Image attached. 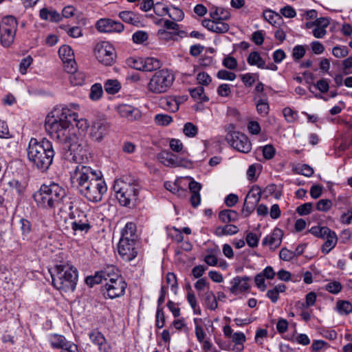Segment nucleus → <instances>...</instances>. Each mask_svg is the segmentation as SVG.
Segmentation results:
<instances>
[{
    "label": "nucleus",
    "instance_id": "1",
    "mask_svg": "<svg viewBox=\"0 0 352 352\" xmlns=\"http://www.w3.org/2000/svg\"><path fill=\"white\" fill-rule=\"evenodd\" d=\"M51 111L47 116L45 122V129L50 137L65 144L68 148L72 160L76 162L83 160L86 151L84 148L82 140L79 139L74 133H71L69 129L71 120H68V116L65 111Z\"/></svg>",
    "mask_w": 352,
    "mask_h": 352
},
{
    "label": "nucleus",
    "instance_id": "2",
    "mask_svg": "<svg viewBox=\"0 0 352 352\" xmlns=\"http://www.w3.org/2000/svg\"><path fill=\"white\" fill-rule=\"evenodd\" d=\"M72 186L89 201L96 203L102 200L107 186L101 171L84 165H78L71 173Z\"/></svg>",
    "mask_w": 352,
    "mask_h": 352
},
{
    "label": "nucleus",
    "instance_id": "3",
    "mask_svg": "<svg viewBox=\"0 0 352 352\" xmlns=\"http://www.w3.org/2000/svg\"><path fill=\"white\" fill-rule=\"evenodd\" d=\"M33 198L38 207L50 210L57 208L60 212L71 210L74 199L67 195L65 189L59 184L52 182L43 184Z\"/></svg>",
    "mask_w": 352,
    "mask_h": 352
},
{
    "label": "nucleus",
    "instance_id": "4",
    "mask_svg": "<svg viewBox=\"0 0 352 352\" xmlns=\"http://www.w3.org/2000/svg\"><path fill=\"white\" fill-rule=\"evenodd\" d=\"M54 151L52 144L46 138L38 141L31 138L28 148V157L30 162L38 170H47L53 162Z\"/></svg>",
    "mask_w": 352,
    "mask_h": 352
},
{
    "label": "nucleus",
    "instance_id": "5",
    "mask_svg": "<svg viewBox=\"0 0 352 352\" xmlns=\"http://www.w3.org/2000/svg\"><path fill=\"white\" fill-rule=\"evenodd\" d=\"M52 285L58 290L65 292H74L76 289L78 274L77 269L69 263L56 265L51 272Z\"/></svg>",
    "mask_w": 352,
    "mask_h": 352
},
{
    "label": "nucleus",
    "instance_id": "6",
    "mask_svg": "<svg viewBox=\"0 0 352 352\" xmlns=\"http://www.w3.org/2000/svg\"><path fill=\"white\" fill-rule=\"evenodd\" d=\"M113 190L120 204L129 206L132 201L137 199L140 186L135 180L126 177L115 180Z\"/></svg>",
    "mask_w": 352,
    "mask_h": 352
},
{
    "label": "nucleus",
    "instance_id": "7",
    "mask_svg": "<svg viewBox=\"0 0 352 352\" xmlns=\"http://www.w3.org/2000/svg\"><path fill=\"white\" fill-rule=\"evenodd\" d=\"M175 76L171 71L163 69L156 72L148 84V89L154 94H162L167 91L173 85Z\"/></svg>",
    "mask_w": 352,
    "mask_h": 352
},
{
    "label": "nucleus",
    "instance_id": "8",
    "mask_svg": "<svg viewBox=\"0 0 352 352\" xmlns=\"http://www.w3.org/2000/svg\"><path fill=\"white\" fill-rule=\"evenodd\" d=\"M77 201L74 200L71 210H64L63 212L67 214L69 218L73 220L71 223V227L74 234L82 232L87 233L91 228L90 223L86 212L81 210L77 206Z\"/></svg>",
    "mask_w": 352,
    "mask_h": 352
},
{
    "label": "nucleus",
    "instance_id": "9",
    "mask_svg": "<svg viewBox=\"0 0 352 352\" xmlns=\"http://www.w3.org/2000/svg\"><path fill=\"white\" fill-rule=\"evenodd\" d=\"M17 26L18 22L14 16L9 15L2 19L0 40L3 46L9 47L14 42Z\"/></svg>",
    "mask_w": 352,
    "mask_h": 352
},
{
    "label": "nucleus",
    "instance_id": "10",
    "mask_svg": "<svg viewBox=\"0 0 352 352\" xmlns=\"http://www.w3.org/2000/svg\"><path fill=\"white\" fill-rule=\"evenodd\" d=\"M126 287V283L124 279L116 276L110 277L104 285V294H107L109 298L113 299L124 295Z\"/></svg>",
    "mask_w": 352,
    "mask_h": 352
},
{
    "label": "nucleus",
    "instance_id": "11",
    "mask_svg": "<svg viewBox=\"0 0 352 352\" xmlns=\"http://www.w3.org/2000/svg\"><path fill=\"white\" fill-rule=\"evenodd\" d=\"M95 56L104 65H111L116 58L115 49L109 42H100L95 47Z\"/></svg>",
    "mask_w": 352,
    "mask_h": 352
},
{
    "label": "nucleus",
    "instance_id": "12",
    "mask_svg": "<svg viewBox=\"0 0 352 352\" xmlns=\"http://www.w3.org/2000/svg\"><path fill=\"white\" fill-rule=\"evenodd\" d=\"M227 142L234 149L243 153H249L252 144L248 138L243 133L234 132L226 136Z\"/></svg>",
    "mask_w": 352,
    "mask_h": 352
},
{
    "label": "nucleus",
    "instance_id": "13",
    "mask_svg": "<svg viewBox=\"0 0 352 352\" xmlns=\"http://www.w3.org/2000/svg\"><path fill=\"white\" fill-rule=\"evenodd\" d=\"M261 190L259 186L254 185L247 194L242 212L245 217L250 216L254 210L257 204L261 199Z\"/></svg>",
    "mask_w": 352,
    "mask_h": 352
},
{
    "label": "nucleus",
    "instance_id": "14",
    "mask_svg": "<svg viewBox=\"0 0 352 352\" xmlns=\"http://www.w3.org/2000/svg\"><path fill=\"white\" fill-rule=\"evenodd\" d=\"M118 251L122 260L127 262L131 261L138 255V243L120 240L118 244Z\"/></svg>",
    "mask_w": 352,
    "mask_h": 352
},
{
    "label": "nucleus",
    "instance_id": "15",
    "mask_svg": "<svg viewBox=\"0 0 352 352\" xmlns=\"http://www.w3.org/2000/svg\"><path fill=\"white\" fill-rule=\"evenodd\" d=\"M91 342L98 346L100 352H112L111 345L107 342L104 336L98 329H93L88 333Z\"/></svg>",
    "mask_w": 352,
    "mask_h": 352
},
{
    "label": "nucleus",
    "instance_id": "16",
    "mask_svg": "<svg viewBox=\"0 0 352 352\" xmlns=\"http://www.w3.org/2000/svg\"><path fill=\"white\" fill-rule=\"evenodd\" d=\"M109 124L104 120L94 122L91 127L90 137L96 142H101L108 133Z\"/></svg>",
    "mask_w": 352,
    "mask_h": 352
},
{
    "label": "nucleus",
    "instance_id": "17",
    "mask_svg": "<svg viewBox=\"0 0 352 352\" xmlns=\"http://www.w3.org/2000/svg\"><path fill=\"white\" fill-rule=\"evenodd\" d=\"M96 29L101 32H121L124 25L120 22L109 19H101L96 24Z\"/></svg>",
    "mask_w": 352,
    "mask_h": 352
},
{
    "label": "nucleus",
    "instance_id": "18",
    "mask_svg": "<svg viewBox=\"0 0 352 352\" xmlns=\"http://www.w3.org/2000/svg\"><path fill=\"white\" fill-rule=\"evenodd\" d=\"M250 278L248 276H236L232 278L230 281L231 287L230 288V291L231 293L234 294H238L239 293H242L246 292L249 289V280Z\"/></svg>",
    "mask_w": 352,
    "mask_h": 352
},
{
    "label": "nucleus",
    "instance_id": "19",
    "mask_svg": "<svg viewBox=\"0 0 352 352\" xmlns=\"http://www.w3.org/2000/svg\"><path fill=\"white\" fill-rule=\"evenodd\" d=\"M283 231L275 228L273 232L267 235L263 240V245H268L271 249H276L280 245L283 239Z\"/></svg>",
    "mask_w": 352,
    "mask_h": 352
},
{
    "label": "nucleus",
    "instance_id": "20",
    "mask_svg": "<svg viewBox=\"0 0 352 352\" xmlns=\"http://www.w3.org/2000/svg\"><path fill=\"white\" fill-rule=\"evenodd\" d=\"M138 237L135 224L133 222H129L123 228L120 240H124L126 241V242H135V243H138Z\"/></svg>",
    "mask_w": 352,
    "mask_h": 352
},
{
    "label": "nucleus",
    "instance_id": "21",
    "mask_svg": "<svg viewBox=\"0 0 352 352\" xmlns=\"http://www.w3.org/2000/svg\"><path fill=\"white\" fill-rule=\"evenodd\" d=\"M188 188L189 193H190V204L193 207L196 208L201 203V196L199 191L201 188V186L199 183L192 180L188 184Z\"/></svg>",
    "mask_w": 352,
    "mask_h": 352
},
{
    "label": "nucleus",
    "instance_id": "22",
    "mask_svg": "<svg viewBox=\"0 0 352 352\" xmlns=\"http://www.w3.org/2000/svg\"><path fill=\"white\" fill-rule=\"evenodd\" d=\"M47 340L53 349L60 351L64 346H66L69 342L63 335L58 333L50 334L47 337Z\"/></svg>",
    "mask_w": 352,
    "mask_h": 352
},
{
    "label": "nucleus",
    "instance_id": "23",
    "mask_svg": "<svg viewBox=\"0 0 352 352\" xmlns=\"http://www.w3.org/2000/svg\"><path fill=\"white\" fill-rule=\"evenodd\" d=\"M184 98L175 96H168L160 100V106L164 109L178 110Z\"/></svg>",
    "mask_w": 352,
    "mask_h": 352
},
{
    "label": "nucleus",
    "instance_id": "24",
    "mask_svg": "<svg viewBox=\"0 0 352 352\" xmlns=\"http://www.w3.org/2000/svg\"><path fill=\"white\" fill-rule=\"evenodd\" d=\"M157 159L166 166H177L179 164L177 160V156L166 151L159 153L157 155Z\"/></svg>",
    "mask_w": 352,
    "mask_h": 352
},
{
    "label": "nucleus",
    "instance_id": "25",
    "mask_svg": "<svg viewBox=\"0 0 352 352\" xmlns=\"http://www.w3.org/2000/svg\"><path fill=\"white\" fill-rule=\"evenodd\" d=\"M157 36H159L160 39L164 40L166 41H178L179 38L178 36L180 38H183L185 36H187V32L185 31H178V32H168L167 30L164 29H160L157 31Z\"/></svg>",
    "mask_w": 352,
    "mask_h": 352
},
{
    "label": "nucleus",
    "instance_id": "26",
    "mask_svg": "<svg viewBox=\"0 0 352 352\" xmlns=\"http://www.w3.org/2000/svg\"><path fill=\"white\" fill-rule=\"evenodd\" d=\"M329 21L327 18L321 17L316 19V25L313 29V34L317 38H323L327 34L326 28L329 26Z\"/></svg>",
    "mask_w": 352,
    "mask_h": 352
},
{
    "label": "nucleus",
    "instance_id": "27",
    "mask_svg": "<svg viewBox=\"0 0 352 352\" xmlns=\"http://www.w3.org/2000/svg\"><path fill=\"white\" fill-rule=\"evenodd\" d=\"M239 228L233 224H227L224 226H218L215 228L214 234L219 237L223 236L234 235L239 232Z\"/></svg>",
    "mask_w": 352,
    "mask_h": 352
},
{
    "label": "nucleus",
    "instance_id": "28",
    "mask_svg": "<svg viewBox=\"0 0 352 352\" xmlns=\"http://www.w3.org/2000/svg\"><path fill=\"white\" fill-rule=\"evenodd\" d=\"M324 239H326V241L323 243L321 250L322 253L328 254L336 245L338 237L336 232L334 231H331Z\"/></svg>",
    "mask_w": 352,
    "mask_h": 352
},
{
    "label": "nucleus",
    "instance_id": "29",
    "mask_svg": "<svg viewBox=\"0 0 352 352\" xmlns=\"http://www.w3.org/2000/svg\"><path fill=\"white\" fill-rule=\"evenodd\" d=\"M287 287L285 284H278L275 285L273 288L267 290L266 296L270 299L272 302L276 303L279 299V294L284 293L286 291Z\"/></svg>",
    "mask_w": 352,
    "mask_h": 352
},
{
    "label": "nucleus",
    "instance_id": "30",
    "mask_svg": "<svg viewBox=\"0 0 352 352\" xmlns=\"http://www.w3.org/2000/svg\"><path fill=\"white\" fill-rule=\"evenodd\" d=\"M67 116H68V120H71V124L74 122L76 127L82 130H85L88 127V123L87 120L83 118H79L78 114L76 112L65 111Z\"/></svg>",
    "mask_w": 352,
    "mask_h": 352
},
{
    "label": "nucleus",
    "instance_id": "31",
    "mask_svg": "<svg viewBox=\"0 0 352 352\" xmlns=\"http://www.w3.org/2000/svg\"><path fill=\"white\" fill-rule=\"evenodd\" d=\"M219 218L222 223L235 222L238 219V214L232 210H223L219 213Z\"/></svg>",
    "mask_w": 352,
    "mask_h": 352
},
{
    "label": "nucleus",
    "instance_id": "32",
    "mask_svg": "<svg viewBox=\"0 0 352 352\" xmlns=\"http://www.w3.org/2000/svg\"><path fill=\"white\" fill-rule=\"evenodd\" d=\"M40 16L42 19L50 20L52 22H58L61 19L60 14L53 10H48L47 8H43L40 10Z\"/></svg>",
    "mask_w": 352,
    "mask_h": 352
},
{
    "label": "nucleus",
    "instance_id": "33",
    "mask_svg": "<svg viewBox=\"0 0 352 352\" xmlns=\"http://www.w3.org/2000/svg\"><path fill=\"white\" fill-rule=\"evenodd\" d=\"M247 61L250 65H256L261 69L265 68V63L257 52H251L247 58Z\"/></svg>",
    "mask_w": 352,
    "mask_h": 352
},
{
    "label": "nucleus",
    "instance_id": "34",
    "mask_svg": "<svg viewBox=\"0 0 352 352\" xmlns=\"http://www.w3.org/2000/svg\"><path fill=\"white\" fill-rule=\"evenodd\" d=\"M144 71L151 72L160 69L162 64L161 61L155 58L148 57L144 59Z\"/></svg>",
    "mask_w": 352,
    "mask_h": 352
},
{
    "label": "nucleus",
    "instance_id": "35",
    "mask_svg": "<svg viewBox=\"0 0 352 352\" xmlns=\"http://www.w3.org/2000/svg\"><path fill=\"white\" fill-rule=\"evenodd\" d=\"M119 16L124 22L131 25H135L139 22L137 14L132 11L120 12Z\"/></svg>",
    "mask_w": 352,
    "mask_h": 352
},
{
    "label": "nucleus",
    "instance_id": "36",
    "mask_svg": "<svg viewBox=\"0 0 352 352\" xmlns=\"http://www.w3.org/2000/svg\"><path fill=\"white\" fill-rule=\"evenodd\" d=\"M58 54L63 62L71 60L72 58H74L73 50L67 45H64L59 48Z\"/></svg>",
    "mask_w": 352,
    "mask_h": 352
},
{
    "label": "nucleus",
    "instance_id": "37",
    "mask_svg": "<svg viewBox=\"0 0 352 352\" xmlns=\"http://www.w3.org/2000/svg\"><path fill=\"white\" fill-rule=\"evenodd\" d=\"M263 17L267 21L274 26L278 25L282 21L281 16L272 10L265 11L263 12Z\"/></svg>",
    "mask_w": 352,
    "mask_h": 352
},
{
    "label": "nucleus",
    "instance_id": "38",
    "mask_svg": "<svg viewBox=\"0 0 352 352\" xmlns=\"http://www.w3.org/2000/svg\"><path fill=\"white\" fill-rule=\"evenodd\" d=\"M121 88L120 82L118 80H108L104 83V90L109 94H115Z\"/></svg>",
    "mask_w": 352,
    "mask_h": 352
},
{
    "label": "nucleus",
    "instance_id": "39",
    "mask_svg": "<svg viewBox=\"0 0 352 352\" xmlns=\"http://www.w3.org/2000/svg\"><path fill=\"white\" fill-rule=\"evenodd\" d=\"M336 310L341 315H348L352 312V305L346 300H338L336 303Z\"/></svg>",
    "mask_w": 352,
    "mask_h": 352
},
{
    "label": "nucleus",
    "instance_id": "40",
    "mask_svg": "<svg viewBox=\"0 0 352 352\" xmlns=\"http://www.w3.org/2000/svg\"><path fill=\"white\" fill-rule=\"evenodd\" d=\"M332 230H331L328 227L323 226H314L311 227V229L309 230V232L312 234L314 236L324 239L326 236L329 234Z\"/></svg>",
    "mask_w": 352,
    "mask_h": 352
},
{
    "label": "nucleus",
    "instance_id": "41",
    "mask_svg": "<svg viewBox=\"0 0 352 352\" xmlns=\"http://www.w3.org/2000/svg\"><path fill=\"white\" fill-rule=\"evenodd\" d=\"M164 187L166 190H169L173 194L177 193L179 196H184L186 193H188L186 190L179 188L175 182H166L164 183Z\"/></svg>",
    "mask_w": 352,
    "mask_h": 352
},
{
    "label": "nucleus",
    "instance_id": "42",
    "mask_svg": "<svg viewBox=\"0 0 352 352\" xmlns=\"http://www.w3.org/2000/svg\"><path fill=\"white\" fill-rule=\"evenodd\" d=\"M229 30V25L223 21H214L211 32L218 34L226 33Z\"/></svg>",
    "mask_w": 352,
    "mask_h": 352
},
{
    "label": "nucleus",
    "instance_id": "43",
    "mask_svg": "<svg viewBox=\"0 0 352 352\" xmlns=\"http://www.w3.org/2000/svg\"><path fill=\"white\" fill-rule=\"evenodd\" d=\"M205 300L208 307L211 310H215L218 307V303L214 293L209 289L206 292Z\"/></svg>",
    "mask_w": 352,
    "mask_h": 352
},
{
    "label": "nucleus",
    "instance_id": "44",
    "mask_svg": "<svg viewBox=\"0 0 352 352\" xmlns=\"http://www.w3.org/2000/svg\"><path fill=\"white\" fill-rule=\"evenodd\" d=\"M85 78L82 72L75 71L70 74L69 81L73 85H81L85 81Z\"/></svg>",
    "mask_w": 352,
    "mask_h": 352
},
{
    "label": "nucleus",
    "instance_id": "45",
    "mask_svg": "<svg viewBox=\"0 0 352 352\" xmlns=\"http://www.w3.org/2000/svg\"><path fill=\"white\" fill-rule=\"evenodd\" d=\"M155 122L159 126H168L173 122V118L167 114L159 113L155 116Z\"/></svg>",
    "mask_w": 352,
    "mask_h": 352
},
{
    "label": "nucleus",
    "instance_id": "46",
    "mask_svg": "<svg viewBox=\"0 0 352 352\" xmlns=\"http://www.w3.org/2000/svg\"><path fill=\"white\" fill-rule=\"evenodd\" d=\"M165 324V316L163 307L157 306L155 316V327L162 329Z\"/></svg>",
    "mask_w": 352,
    "mask_h": 352
},
{
    "label": "nucleus",
    "instance_id": "47",
    "mask_svg": "<svg viewBox=\"0 0 352 352\" xmlns=\"http://www.w3.org/2000/svg\"><path fill=\"white\" fill-rule=\"evenodd\" d=\"M183 132L186 136L193 138L197 134L198 129L192 123L187 122L184 126Z\"/></svg>",
    "mask_w": 352,
    "mask_h": 352
},
{
    "label": "nucleus",
    "instance_id": "48",
    "mask_svg": "<svg viewBox=\"0 0 352 352\" xmlns=\"http://www.w3.org/2000/svg\"><path fill=\"white\" fill-rule=\"evenodd\" d=\"M342 286L338 281H332L325 285V289L331 294H338L341 292Z\"/></svg>",
    "mask_w": 352,
    "mask_h": 352
},
{
    "label": "nucleus",
    "instance_id": "49",
    "mask_svg": "<svg viewBox=\"0 0 352 352\" xmlns=\"http://www.w3.org/2000/svg\"><path fill=\"white\" fill-rule=\"evenodd\" d=\"M168 16L175 21H180L184 17V12L176 7H172L170 12L168 11Z\"/></svg>",
    "mask_w": 352,
    "mask_h": 352
},
{
    "label": "nucleus",
    "instance_id": "50",
    "mask_svg": "<svg viewBox=\"0 0 352 352\" xmlns=\"http://www.w3.org/2000/svg\"><path fill=\"white\" fill-rule=\"evenodd\" d=\"M102 94V85L99 83H96L91 86L89 97L91 100H96L99 99Z\"/></svg>",
    "mask_w": 352,
    "mask_h": 352
},
{
    "label": "nucleus",
    "instance_id": "51",
    "mask_svg": "<svg viewBox=\"0 0 352 352\" xmlns=\"http://www.w3.org/2000/svg\"><path fill=\"white\" fill-rule=\"evenodd\" d=\"M200 320L201 319L199 318L194 319V322L195 324V333L197 340L199 342H202L205 338L206 333L204 332L203 327L199 324Z\"/></svg>",
    "mask_w": 352,
    "mask_h": 352
},
{
    "label": "nucleus",
    "instance_id": "52",
    "mask_svg": "<svg viewBox=\"0 0 352 352\" xmlns=\"http://www.w3.org/2000/svg\"><path fill=\"white\" fill-rule=\"evenodd\" d=\"M332 207V201L328 199H322L318 201L316 204V208L319 211L327 212Z\"/></svg>",
    "mask_w": 352,
    "mask_h": 352
},
{
    "label": "nucleus",
    "instance_id": "53",
    "mask_svg": "<svg viewBox=\"0 0 352 352\" xmlns=\"http://www.w3.org/2000/svg\"><path fill=\"white\" fill-rule=\"evenodd\" d=\"M19 223L21 225V231L22 235L27 236L32 230V223L26 219H21Z\"/></svg>",
    "mask_w": 352,
    "mask_h": 352
},
{
    "label": "nucleus",
    "instance_id": "54",
    "mask_svg": "<svg viewBox=\"0 0 352 352\" xmlns=\"http://www.w3.org/2000/svg\"><path fill=\"white\" fill-rule=\"evenodd\" d=\"M217 91L218 95L221 97H229L232 93L230 85L226 83L220 85L217 87Z\"/></svg>",
    "mask_w": 352,
    "mask_h": 352
},
{
    "label": "nucleus",
    "instance_id": "55",
    "mask_svg": "<svg viewBox=\"0 0 352 352\" xmlns=\"http://www.w3.org/2000/svg\"><path fill=\"white\" fill-rule=\"evenodd\" d=\"M312 207L311 203H305L297 207L296 212L300 216L307 215L311 212Z\"/></svg>",
    "mask_w": 352,
    "mask_h": 352
},
{
    "label": "nucleus",
    "instance_id": "56",
    "mask_svg": "<svg viewBox=\"0 0 352 352\" xmlns=\"http://www.w3.org/2000/svg\"><path fill=\"white\" fill-rule=\"evenodd\" d=\"M9 186L14 190L18 195L23 193L25 186L18 180L12 179L8 182Z\"/></svg>",
    "mask_w": 352,
    "mask_h": 352
},
{
    "label": "nucleus",
    "instance_id": "57",
    "mask_svg": "<svg viewBox=\"0 0 352 352\" xmlns=\"http://www.w3.org/2000/svg\"><path fill=\"white\" fill-rule=\"evenodd\" d=\"M217 76L219 79L228 80H234L236 77L234 73L225 69L219 70L217 74Z\"/></svg>",
    "mask_w": 352,
    "mask_h": 352
},
{
    "label": "nucleus",
    "instance_id": "58",
    "mask_svg": "<svg viewBox=\"0 0 352 352\" xmlns=\"http://www.w3.org/2000/svg\"><path fill=\"white\" fill-rule=\"evenodd\" d=\"M332 53L336 58H344L349 54V51L345 46H336L333 48Z\"/></svg>",
    "mask_w": 352,
    "mask_h": 352
},
{
    "label": "nucleus",
    "instance_id": "59",
    "mask_svg": "<svg viewBox=\"0 0 352 352\" xmlns=\"http://www.w3.org/2000/svg\"><path fill=\"white\" fill-rule=\"evenodd\" d=\"M120 116L126 118L128 121L138 120L141 117L140 111H120Z\"/></svg>",
    "mask_w": 352,
    "mask_h": 352
},
{
    "label": "nucleus",
    "instance_id": "60",
    "mask_svg": "<svg viewBox=\"0 0 352 352\" xmlns=\"http://www.w3.org/2000/svg\"><path fill=\"white\" fill-rule=\"evenodd\" d=\"M262 152L265 159L271 160L274 157L276 151L272 145L268 144L262 148Z\"/></svg>",
    "mask_w": 352,
    "mask_h": 352
},
{
    "label": "nucleus",
    "instance_id": "61",
    "mask_svg": "<svg viewBox=\"0 0 352 352\" xmlns=\"http://www.w3.org/2000/svg\"><path fill=\"white\" fill-rule=\"evenodd\" d=\"M223 65L229 69H234L237 67V61L233 56H227L223 60Z\"/></svg>",
    "mask_w": 352,
    "mask_h": 352
},
{
    "label": "nucleus",
    "instance_id": "62",
    "mask_svg": "<svg viewBox=\"0 0 352 352\" xmlns=\"http://www.w3.org/2000/svg\"><path fill=\"white\" fill-rule=\"evenodd\" d=\"M279 257L284 261H290L294 258V254L293 251L284 248L280 251Z\"/></svg>",
    "mask_w": 352,
    "mask_h": 352
},
{
    "label": "nucleus",
    "instance_id": "63",
    "mask_svg": "<svg viewBox=\"0 0 352 352\" xmlns=\"http://www.w3.org/2000/svg\"><path fill=\"white\" fill-rule=\"evenodd\" d=\"M248 130L252 135H258L261 132V126L258 122L250 120L248 124Z\"/></svg>",
    "mask_w": 352,
    "mask_h": 352
},
{
    "label": "nucleus",
    "instance_id": "64",
    "mask_svg": "<svg viewBox=\"0 0 352 352\" xmlns=\"http://www.w3.org/2000/svg\"><path fill=\"white\" fill-rule=\"evenodd\" d=\"M197 80L200 85H208L211 81V77L206 72H200L197 76Z\"/></svg>",
    "mask_w": 352,
    "mask_h": 352
}]
</instances>
